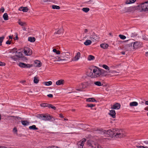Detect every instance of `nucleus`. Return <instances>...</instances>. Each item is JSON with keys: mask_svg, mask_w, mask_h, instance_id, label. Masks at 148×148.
<instances>
[{"mask_svg": "<svg viewBox=\"0 0 148 148\" xmlns=\"http://www.w3.org/2000/svg\"><path fill=\"white\" fill-rule=\"evenodd\" d=\"M105 133L108 135L107 136L112 137L114 138L123 137L124 136L123 132L121 130H119L117 128L107 130H105Z\"/></svg>", "mask_w": 148, "mask_h": 148, "instance_id": "obj_1", "label": "nucleus"}, {"mask_svg": "<svg viewBox=\"0 0 148 148\" xmlns=\"http://www.w3.org/2000/svg\"><path fill=\"white\" fill-rule=\"evenodd\" d=\"M95 67L96 68L93 69L92 72L90 75L91 77L96 78L106 76L107 73L106 71L98 67Z\"/></svg>", "mask_w": 148, "mask_h": 148, "instance_id": "obj_2", "label": "nucleus"}, {"mask_svg": "<svg viewBox=\"0 0 148 148\" xmlns=\"http://www.w3.org/2000/svg\"><path fill=\"white\" fill-rule=\"evenodd\" d=\"M37 117L41 119L44 121H49L53 118V116L47 114H38L37 116Z\"/></svg>", "mask_w": 148, "mask_h": 148, "instance_id": "obj_3", "label": "nucleus"}, {"mask_svg": "<svg viewBox=\"0 0 148 148\" xmlns=\"http://www.w3.org/2000/svg\"><path fill=\"white\" fill-rule=\"evenodd\" d=\"M87 145L89 148H96L97 145L94 141L91 140H88L87 142Z\"/></svg>", "mask_w": 148, "mask_h": 148, "instance_id": "obj_4", "label": "nucleus"}, {"mask_svg": "<svg viewBox=\"0 0 148 148\" xmlns=\"http://www.w3.org/2000/svg\"><path fill=\"white\" fill-rule=\"evenodd\" d=\"M142 10L143 11H148V1H146L141 4Z\"/></svg>", "mask_w": 148, "mask_h": 148, "instance_id": "obj_5", "label": "nucleus"}, {"mask_svg": "<svg viewBox=\"0 0 148 148\" xmlns=\"http://www.w3.org/2000/svg\"><path fill=\"white\" fill-rule=\"evenodd\" d=\"M18 66L22 68H31L33 66L32 64H25L23 62H19L18 64Z\"/></svg>", "mask_w": 148, "mask_h": 148, "instance_id": "obj_6", "label": "nucleus"}, {"mask_svg": "<svg viewBox=\"0 0 148 148\" xmlns=\"http://www.w3.org/2000/svg\"><path fill=\"white\" fill-rule=\"evenodd\" d=\"M86 141V139L85 138H83L77 143L78 148H83L84 143Z\"/></svg>", "mask_w": 148, "mask_h": 148, "instance_id": "obj_7", "label": "nucleus"}, {"mask_svg": "<svg viewBox=\"0 0 148 148\" xmlns=\"http://www.w3.org/2000/svg\"><path fill=\"white\" fill-rule=\"evenodd\" d=\"M99 38L97 35L95 34L94 33H93V34L90 36V38L91 40L93 42L97 41Z\"/></svg>", "mask_w": 148, "mask_h": 148, "instance_id": "obj_8", "label": "nucleus"}, {"mask_svg": "<svg viewBox=\"0 0 148 148\" xmlns=\"http://www.w3.org/2000/svg\"><path fill=\"white\" fill-rule=\"evenodd\" d=\"M24 53L26 56L31 55L32 53V50L27 47H25L24 48Z\"/></svg>", "mask_w": 148, "mask_h": 148, "instance_id": "obj_9", "label": "nucleus"}, {"mask_svg": "<svg viewBox=\"0 0 148 148\" xmlns=\"http://www.w3.org/2000/svg\"><path fill=\"white\" fill-rule=\"evenodd\" d=\"M16 48H14L12 49L13 52H16V56L19 58H21L22 57L23 54L21 52L19 51V50L18 51H16Z\"/></svg>", "mask_w": 148, "mask_h": 148, "instance_id": "obj_10", "label": "nucleus"}, {"mask_svg": "<svg viewBox=\"0 0 148 148\" xmlns=\"http://www.w3.org/2000/svg\"><path fill=\"white\" fill-rule=\"evenodd\" d=\"M141 46V44L140 42L136 41L133 42V48L134 49H137Z\"/></svg>", "mask_w": 148, "mask_h": 148, "instance_id": "obj_11", "label": "nucleus"}, {"mask_svg": "<svg viewBox=\"0 0 148 148\" xmlns=\"http://www.w3.org/2000/svg\"><path fill=\"white\" fill-rule=\"evenodd\" d=\"M61 55L64 58H70V53L69 52L62 53H61Z\"/></svg>", "mask_w": 148, "mask_h": 148, "instance_id": "obj_12", "label": "nucleus"}, {"mask_svg": "<svg viewBox=\"0 0 148 148\" xmlns=\"http://www.w3.org/2000/svg\"><path fill=\"white\" fill-rule=\"evenodd\" d=\"M120 106L121 105L119 103H116L112 106L111 108L114 109L118 110L120 108Z\"/></svg>", "mask_w": 148, "mask_h": 148, "instance_id": "obj_13", "label": "nucleus"}, {"mask_svg": "<svg viewBox=\"0 0 148 148\" xmlns=\"http://www.w3.org/2000/svg\"><path fill=\"white\" fill-rule=\"evenodd\" d=\"M109 114L113 118H115L116 117V112L114 110H110Z\"/></svg>", "mask_w": 148, "mask_h": 148, "instance_id": "obj_14", "label": "nucleus"}, {"mask_svg": "<svg viewBox=\"0 0 148 148\" xmlns=\"http://www.w3.org/2000/svg\"><path fill=\"white\" fill-rule=\"evenodd\" d=\"M28 10V9L27 7H21L18 9V10L23 11L24 12H27Z\"/></svg>", "mask_w": 148, "mask_h": 148, "instance_id": "obj_15", "label": "nucleus"}, {"mask_svg": "<svg viewBox=\"0 0 148 148\" xmlns=\"http://www.w3.org/2000/svg\"><path fill=\"white\" fill-rule=\"evenodd\" d=\"M34 64L36 67H40L41 66L42 63L40 61L38 60L34 61Z\"/></svg>", "mask_w": 148, "mask_h": 148, "instance_id": "obj_16", "label": "nucleus"}, {"mask_svg": "<svg viewBox=\"0 0 148 148\" xmlns=\"http://www.w3.org/2000/svg\"><path fill=\"white\" fill-rule=\"evenodd\" d=\"M64 82V80L61 79L57 81L56 82V84L57 85H60L63 84Z\"/></svg>", "mask_w": 148, "mask_h": 148, "instance_id": "obj_17", "label": "nucleus"}, {"mask_svg": "<svg viewBox=\"0 0 148 148\" xmlns=\"http://www.w3.org/2000/svg\"><path fill=\"white\" fill-rule=\"evenodd\" d=\"M80 57V53L79 52L77 53L76 55L74 57V61H77Z\"/></svg>", "mask_w": 148, "mask_h": 148, "instance_id": "obj_18", "label": "nucleus"}, {"mask_svg": "<svg viewBox=\"0 0 148 148\" xmlns=\"http://www.w3.org/2000/svg\"><path fill=\"white\" fill-rule=\"evenodd\" d=\"M86 101L87 102H97V101L94 98H89L87 99L86 100Z\"/></svg>", "mask_w": 148, "mask_h": 148, "instance_id": "obj_19", "label": "nucleus"}, {"mask_svg": "<svg viewBox=\"0 0 148 148\" xmlns=\"http://www.w3.org/2000/svg\"><path fill=\"white\" fill-rule=\"evenodd\" d=\"M100 47L104 49H107L108 47V45L105 43H103L101 44L100 45Z\"/></svg>", "mask_w": 148, "mask_h": 148, "instance_id": "obj_20", "label": "nucleus"}, {"mask_svg": "<svg viewBox=\"0 0 148 148\" xmlns=\"http://www.w3.org/2000/svg\"><path fill=\"white\" fill-rule=\"evenodd\" d=\"M92 43V41L89 40H87L84 42V44L86 46L90 45Z\"/></svg>", "mask_w": 148, "mask_h": 148, "instance_id": "obj_21", "label": "nucleus"}, {"mask_svg": "<svg viewBox=\"0 0 148 148\" xmlns=\"http://www.w3.org/2000/svg\"><path fill=\"white\" fill-rule=\"evenodd\" d=\"M22 124L24 126H27L29 124V122L27 121H21Z\"/></svg>", "mask_w": 148, "mask_h": 148, "instance_id": "obj_22", "label": "nucleus"}, {"mask_svg": "<svg viewBox=\"0 0 148 148\" xmlns=\"http://www.w3.org/2000/svg\"><path fill=\"white\" fill-rule=\"evenodd\" d=\"M138 103L136 101H134L130 102V106H135L138 105Z\"/></svg>", "mask_w": 148, "mask_h": 148, "instance_id": "obj_23", "label": "nucleus"}, {"mask_svg": "<svg viewBox=\"0 0 148 148\" xmlns=\"http://www.w3.org/2000/svg\"><path fill=\"white\" fill-rule=\"evenodd\" d=\"M18 23L19 25L22 26H25L26 25V23L21 21L19 19L18 20Z\"/></svg>", "mask_w": 148, "mask_h": 148, "instance_id": "obj_24", "label": "nucleus"}, {"mask_svg": "<svg viewBox=\"0 0 148 148\" xmlns=\"http://www.w3.org/2000/svg\"><path fill=\"white\" fill-rule=\"evenodd\" d=\"M29 128L30 130H38V128L36 127V126L35 125H33L32 126L29 127Z\"/></svg>", "mask_w": 148, "mask_h": 148, "instance_id": "obj_25", "label": "nucleus"}, {"mask_svg": "<svg viewBox=\"0 0 148 148\" xmlns=\"http://www.w3.org/2000/svg\"><path fill=\"white\" fill-rule=\"evenodd\" d=\"M63 29H60L58 30L57 32H56L54 33V34H60L62 33H63Z\"/></svg>", "mask_w": 148, "mask_h": 148, "instance_id": "obj_26", "label": "nucleus"}, {"mask_svg": "<svg viewBox=\"0 0 148 148\" xmlns=\"http://www.w3.org/2000/svg\"><path fill=\"white\" fill-rule=\"evenodd\" d=\"M36 40V39L34 37H29L28 38V40L31 42H34Z\"/></svg>", "mask_w": 148, "mask_h": 148, "instance_id": "obj_27", "label": "nucleus"}, {"mask_svg": "<svg viewBox=\"0 0 148 148\" xmlns=\"http://www.w3.org/2000/svg\"><path fill=\"white\" fill-rule=\"evenodd\" d=\"M136 0H127L126 2V3L127 4H130L134 3Z\"/></svg>", "mask_w": 148, "mask_h": 148, "instance_id": "obj_28", "label": "nucleus"}, {"mask_svg": "<svg viewBox=\"0 0 148 148\" xmlns=\"http://www.w3.org/2000/svg\"><path fill=\"white\" fill-rule=\"evenodd\" d=\"M94 84L98 86H101L103 85V84H102L101 82L100 81H97L95 82Z\"/></svg>", "mask_w": 148, "mask_h": 148, "instance_id": "obj_29", "label": "nucleus"}, {"mask_svg": "<svg viewBox=\"0 0 148 148\" xmlns=\"http://www.w3.org/2000/svg\"><path fill=\"white\" fill-rule=\"evenodd\" d=\"M3 17L5 20H8V14L6 13H5L3 15Z\"/></svg>", "mask_w": 148, "mask_h": 148, "instance_id": "obj_30", "label": "nucleus"}, {"mask_svg": "<svg viewBox=\"0 0 148 148\" xmlns=\"http://www.w3.org/2000/svg\"><path fill=\"white\" fill-rule=\"evenodd\" d=\"M50 104H48V103H42L40 104V106L43 107H48V108L49 107V105H50Z\"/></svg>", "mask_w": 148, "mask_h": 148, "instance_id": "obj_31", "label": "nucleus"}, {"mask_svg": "<svg viewBox=\"0 0 148 148\" xmlns=\"http://www.w3.org/2000/svg\"><path fill=\"white\" fill-rule=\"evenodd\" d=\"M52 2L53 3H54L55 2V0H42V3H47L49 2Z\"/></svg>", "mask_w": 148, "mask_h": 148, "instance_id": "obj_32", "label": "nucleus"}, {"mask_svg": "<svg viewBox=\"0 0 148 148\" xmlns=\"http://www.w3.org/2000/svg\"><path fill=\"white\" fill-rule=\"evenodd\" d=\"M82 86H80V84H79L77 86V88L76 89V90L79 91H82Z\"/></svg>", "mask_w": 148, "mask_h": 148, "instance_id": "obj_33", "label": "nucleus"}, {"mask_svg": "<svg viewBox=\"0 0 148 148\" xmlns=\"http://www.w3.org/2000/svg\"><path fill=\"white\" fill-rule=\"evenodd\" d=\"M132 39H130V40H127L125 41V42L130 41V44H129L127 45L128 46L130 47H132V43H133V42H132Z\"/></svg>", "mask_w": 148, "mask_h": 148, "instance_id": "obj_34", "label": "nucleus"}, {"mask_svg": "<svg viewBox=\"0 0 148 148\" xmlns=\"http://www.w3.org/2000/svg\"><path fill=\"white\" fill-rule=\"evenodd\" d=\"M82 10L84 12L87 13L89 11L90 9L88 8H84L82 9Z\"/></svg>", "mask_w": 148, "mask_h": 148, "instance_id": "obj_35", "label": "nucleus"}, {"mask_svg": "<svg viewBox=\"0 0 148 148\" xmlns=\"http://www.w3.org/2000/svg\"><path fill=\"white\" fill-rule=\"evenodd\" d=\"M94 58L95 57L91 55H89L88 57V60L90 61L94 60Z\"/></svg>", "mask_w": 148, "mask_h": 148, "instance_id": "obj_36", "label": "nucleus"}, {"mask_svg": "<svg viewBox=\"0 0 148 148\" xmlns=\"http://www.w3.org/2000/svg\"><path fill=\"white\" fill-rule=\"evenodd\" d=\"M34 82L35 84H37L39 82V79L38 77H35L34 79Z\"/></svg>", "mask_w": 148, "mask_h": 148, "instance_id": "obj_37", "label": "nucleus"}, {"mask_svg": "<svg viewBox=\"0 0 148 148\" xmlns=\"http://www.w3.org/2000/svg\"><path fill=\"white\" fill-rule=\"evenodd\" d=\"M53 52L57 54H60V52L58 50H57L56 49H54L53 50Z\"/></svg>", "mask_w": 148, "mask_h": 148, "instance_id": "obj_38", "label": "nucleus"}, {"mask_svg": "<svg viewBox=\"0 0 148 148\" xmlns=\"http://www.w3.org/2000/svg\"><path fill=\"white\" fill-rule=\"evenodd\" d=\"M52 82L51 81H49L47 82H45L44 83V84L46 86H50L52 84Z\"/></svg>", "mask_w": 148, "mask_h": 148, "instance_id": "obj_39", "label": "nucleus"}, {"mask_svg": "<svg viewBox=\"0 0 148 148\" xmlns=\"http://www.w3.org/2000/svg\"><path fill=\"white\" fill-rule=\"evenodd\" d=\"M52 8L53 9H59L60 8V6L56 5H53L52 6Z\"/></svg>", "mask_w": 148, "mask_h": 148, "instance_id": "obj_40", "label": "nucleus"}, {"mask_svg": "<svg viewBox=\"0 0 148 148\" xmlns=\"http://www.w3.org/2000/svg\"><path fill=\"white\" fill-rule=\"evenodd\" d=\"M80 86H82V89H84L86 87V83H82L80 84Z\"/></svg>", "mask_w": 148, "mask_h": 148, "instance_id": "obj_41", "label": "nucleus"}, {"mask_svg": "<svg viewBox=\"0 0 148 148\" xmlns=\"http://www.w3.org/2000/svg\"><path fill=\"white\" fill-rule=\"evenodd\" d=\"M119 36L121 39L123 40L125 39L126 38L125 36L121 34L119 35Z\"/></svg>", "mask_w": 148, "mask_h": 148, "instance_id": "obj_42", "label": "nucleus"}, {"mask_svg": "<svg viewBox=\"0 0 148 148\" xmlns=\"http://www.w3.org/2000/svg\"><path fill=\"white\" fill-rule=\"evenodd\" d=\"M62 57H60L58 58V59L57 61H64L66 60V59L65 58H62Z\"/></svg>", "mask_w": 148, "mask_h": 148, "instance_id": "obj_43", "label": "nucleus"}, {"mask_svg": "<svg viewBox=\"0 0 148 148\" xmlns=\"http://www.w3.org/2000/svg\"><path fill=\"white\" fill-rule=\"evenodd\" d=\"M95 106V104H87L86 106V107H88L92 108L94 107Z\"/></svg>", "mask_w": 148, "mask_h": 148, "instance_id": "obj_44", "label": "nucleus"}, {"mask_svg": "<svg viewBox=\"0 0 148 148\" xmlns=\"http://www.w3.org/2000/svg\"><path fill=\"white\" fill-rule=\"evenodd\" d=\"M102 67L105 69H106L109 70V67L107 65L105 64H103L102 65Z\"/></svg>", "mask_w": 148, "mask_h": 148, "instance_id": "obj_45", "label": "nucleus"}, {"mask_svg": "<svg viewBox=\"0 0 148 148\" xmlns=\"http://www.w3.org/2000/svg\"><path fill=\"white\" fill-rule=\"evenodd\" d=\"M51 108L54 110H55L56 109V108L51 104H50V105H49V108Z\"/></svg>", "mask_w": 148, "mask_h": 148, "instance_id": "obj_46", "label": "nucleus"}, {"mask_svg": "<svg viewBox=\"0 0 148 148\" xmlns=\"http://www.w3.org/2000/svg\"><path fill=\"white\" fill-rule=\"evenodd\" d=\"M4 38V37H0V46H1L2 45L1 43L2 42Z\"/></svg>", "mask_w": 148, "mask_h": 148, "instance_id": "obj_47", "label": "nucleus"}, {"mask_svg": "<svg viewBox=\"0 0 148 148\" xmlns=\"http://www.w3.org/2000/svg\"><path fill=\"white\" fill-rule=\"evenodd\" d=\"M16 56H14L10 57L14 61H16L17 58H16Z\"/></svg>", "mask_w": 148, "mask_h": 148, "instance_id": "obj_48", "label": "nucleus"}, {"mask_svg": "<svg viewBox=\"0 0 148 148\" xmlns=\"http://www.w3.org/2000/svg\"><path fill=\"white\" fill-rule=\"evenodd\" d=\"M143 39L146 41H148V38L146 37L145 35H144L143 36Z\"/></svg>", "mask_w": 148, "mask_h": 148, "instance_id": "obj_49", "label": "nucleus"}, {"mask_svg": "<svg viewBox=\"0 0 148 148\" xmlns=\"http://www.w3.org/2000/svg\"><path fill=\"white\" fill-rule=\"evenodd\" d=\"M87 3L88 4H93L94 3V2H93L92 0H90L88 1L87 2Z\"/></svg>", "mask_w": 148, "mask_h": 148, "instance_id": "obj_50", "label": "nucleus"}, {"mask_svg": "<svg viewBox=\"0 0 148 148\" xmlns=\"http://www.w3.org/2000/svg\"><path fill=\"white\" fill-rule=\"evenodd\" d=\"M131 37H134L137 36V34L135 33H132L131 35Z\"/></svg>", "mask_w": 148, "mask_h": 148, "instance_id": "obj_51", "label": "nucleus"}, {"mask_svg": "<svg viewBox=\"0 0 148 148\" xmlns=\"http://www.w3.org/2000/svg\"><path fill=\"white\" fill-rule=\"evenodd\" d=\"M13 131L14 133H16L17 132V130L16 128L14 127L13 128Z\"/></svg>", "mask_w": 148, "mask_h": 148, "instance_id": "obj_52", "label": "nucleus"}, {"mask_svg": "<svg viewBox=\"0 0 148 148\" xmlns=\"http://www.w3.org/2000/svg\"><path fill=\"white\" fill-rule=\"evenodd\" d=\"M5 65V64L4 62H0V66H3Z\"/></svg>", "mask_w": 148, "mask_h": 148, "instance_id": "obj_53", "label": "nucleus"}, {"mask_svg": "<svg viewBox=\"0 0 148 148\" xmlns=\"http://www.w3.org/2000/svg\"><path fill=\"white\" fill-rule=\"evenodd\" d=\"M5 9L3 7H2L0 9V11L2 12H3L4 11Z\"/></svg>", "mask_w": 148, "mask_h": 148, "instance_id": "obj_54", "label": "nucleus"}, {"mask_svg": "<svg viewBox=\"0 0 148 148\" xmlns=\"http://www.w3.org/2000/svg\"><path fill=\"white\" fill-rule=\"evenodd\" d=\"M47 96L50 98H52L53 97V95L51 94H49V95H47Z\"/></svg>", "mask_w": 148, "mask_h": 148, "instance_id": "obj_55", "label": "nucleus"}, {"mask_svg": "<svg viewBox=\"0 0 148 148\" xmlns=\"http://www.w3.org/2000/svg\"><path fill=\"white\" fill-rule=\"evenodd\" d=\"M11 41L8 40L6 41V44H11Z\"/></svg>", "mask_w": 148, "mask_h": 148, "instance_id": "obj_56", "label": "nucleus"}, {"mask_svg": "<svg viewBox=\"0 0 148 148\" xmlns=\"http://www.w3.org/2000/svg\"><path fill=\"white\" fill-rule=\"evenodd\" d=\"M96 148H102L101 147V146L100 145L97 144V146L96 147Z\"/></svg>", "mask_w": 148, "mask_h": 148, "instance_id": "obj_57", "label": "nucleus"}, {"mask_svg": "<svg viewBox=\"0 0 148 148\" xmlns=\"http://www.w3.org/2000/svg\"><path fill=\"white\" fill-rule=\"evenodd\" d=\"M88 30L87 29H85L84 30V32L85 33H86L88 32Z\"/></svg>", "mask_w": 148, "mask_h": 148, "instance_id": "obj_58", "label": "nucleus"}, {"mask_svg": "<svg viewBox=\"0 0 148 148\" xmlns=\"http://www.w3.org/2000/svg\"><path fill=\"white\" fill-rule=\"evenodd\" d=\"M59 116H60V117L61 118H62L64 117V116L62 115L61 114H60Z\"/></svg>", "mask_w": 148, "mask_h": 148, "instance_id": "obj_59", "label": "nucleus"}, {"mask_svg": "<svg viewBox=\"0 0 148 148\" xmlns=\"http://www.w3.org/2000/svg\"><path fill=\"white\" fill-rule=\"evenodd\" d=\"M121 53L122 55H125V52L124 51H122Z\"/></svg>", "mask_w": 148, "mask_h": 148, "instance_id": "obj_60", "label": "nucleus"}, {"mask_svg": "<svg viewBox=\"0 0 148 148\" xmlns=\"http://www.w3.org/2000/svg\"><path fill=\"white\" fill-rule=\"evenodd\" d=\"M136 147L137 148H140V147H141V146H139L136 145Z\"/></svg>", "mask_w": 148, "mask_h": 148, "instance_id": "obj_61", "label": "nucleus"}, {"mask_svg": "<svg viewBox=\"0 0 148 148\" xmlns=\"http://www.w3.org/2000/svg\"><path fill=\"white\" fill-rule=\"evenodd\" d=\"M145 104L146 105H148V101H146Z\"/></svg>", "mask_w": 148, "mask_h": 148, "instance_id": "obj_62", "label": "nucleus"}, {"mask_svg": "<svg viewBox=\"0 0 148 148\" xmlns=\"http://www.w3.org/2000/svg\"><path fill=\"white\" fill-rule=\"evenodd\" d=\"M0 148H7V147L0 146Z\"/></svg>", "mask_w": 148, "mask_h": 148, "instance_id": "obj_63", "label": "nucleus"}, {"mask_svg": "<svg viewBox=\"0 0 148 148\" xmlns=\"http://www.w3.org/2000/svg\"><path fill=\"white\" fill-rule=\"evenodd\" d=\"M9 39H12V36H9Z\"/></svg>", "mask_w": 148, "mask_h": 148, "instance_id": "obj_64", "label": "nucleus"}]
</instances>
